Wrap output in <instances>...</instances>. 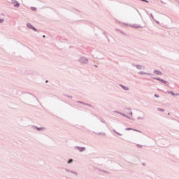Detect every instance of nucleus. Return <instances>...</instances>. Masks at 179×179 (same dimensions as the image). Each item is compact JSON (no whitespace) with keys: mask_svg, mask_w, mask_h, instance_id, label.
<instances>
[{"mask_svg":"<svg viewBox=\"0 0 179 179\" xmlns=\"http://www.w3.org/2000/svg\"><path fill=\"white\" fill-rule=\"evenodd\" d=\"M34 99L36 100V101H38V103H40V101L38 100V99H37L36 97V96H34L31 94H27L24 96L25 101H27L28 103H32Z\"/></svg>","mask_w":179,"mask_h":179,"instance_id":"1","label":"nucleus"},{"mask_svg":"<svg viewBox=\"0 0 179 179\" xmlns=\"http://www.w3.org/2000/svg\"><path fill=\"white\" fill-rule=\"evenodd\" d=\"M27 27L30 29L31 30H34V31H36L37 33H40V30L37 29L34 26H33L31 23H27Z\"/></svg>","mask_w":179,"mask_h":179,"instance_id":"2","label":"nucleus"},{"mask_svg":"<svg viewBox=\"0 0 179 179\" xmlns=\"http://www.w3.org/2000/svg\"><path fill=\"white\" fill-rule=\"evenodd\" d=\"M78 62H80V64H88L89 62V59L85 57H82L78 59Z\"/></svg>","mask_w":179,"mask_h":179,"instance_id":"3","label":"nucleus"},{"mask_svg":"<svg viewBox=\"0 0 179 179\" xmlns=\"http://www.w3.org/2000/svg\"><path fill=\"white\" fill-rule=\"evenodd\" d=\"M152 79H155V80H159V82H162V83H164V85H166L167 86H169V83L168 81H166L165 80L160 78L152 77Z\"/></svg>","mask_w":179,"mask_h":179,"instance_id":"4","label":"nucleus"},{"mask_svg":"<svg viewBox=\"0 0 179 179\" xmlns=\"http://www.w3.org/2000/svg\"><path fill=\"white\" fill-rule=\"evenodd\" d=\"M123 24H125L126 26H130V27H134V29H142V27H145V26H141V25H135V24H128L126 23H123Z\"/></svg>","mask_w":179,"mask_h":179,"instance_id":"5","label":"nucleus"},{"mask_svg":"<svg viewBox=\"0 0 179 179\" xmlns=\"http://www.w3.org/2000/svg\"><path fill=\"white\" fill-rule=\"evenodd\" d=\"M132 66H135L136 68H137V69H139V71H142V69H145V66L141 64H135L133 63Z\"/></svg>","mask_w":179,"mask_h":179,"instance_id":"6","label":"nucleus"},{"mask_svg":"<svg viewBox=\"0 0 179 179\" xmlns=\"http://www.w3.org/2000/svg\"><path fill=\"white\" fill-rule=\"evenodd\" d=\"M11 3H15V8H19L20 6V3L16 0H10Z\"/></svg>","mask_w":179,"mask_h":179,"instance_id":"7","label":"nucleus"},{"mask_svg":"<svg viewBox=\"0 0 179 179\" xmlns=\"http://www.w3.org/2000/svg\"><path fill=\"white\" fill-rule=\"evenodd\" d=\"M32 128L34 129H36V131H45V127H38L37 126H33Z\"/></svg>","mask_w":179,"mask_h":179,"instance_id":"8","label":"nucleus"},{"mask_svg":"<svg viewBox=\"0 0 179 179\" xmlns=\"http://www.w3.org/2000/svg\"><path fill=\"white\" fill-rule=\"evenodd\" d=\"M75 149H77V150H79V152H85L86 150V148L85 147L76 146Z\"/></svg>","mask_w":179,"mask_h":179,"instance_id":"9","label":"nucleus"},{"mask_svg":"<svg viewBox=\"0 0 179 179\" xmlns=\"http://www.w3.org/2000/svg\"><path fill=\"white\" fill-rule=\"evenodd\" d=\"M153 73L157 75L158 76H162L163 75V73L159 70H154Z\"/></svg>","mask_w":179,"mask_h":179,"instance_id":"10","label":"nucleus"},{"mask_svg":"<svg viewBox=\"0 0 179 179\" xmlns=\"http://www.w3.org/2000/svg\"><path fill=\"white\" fill-rule=\"evenodd\" d=\"M119 86H120V87H122V89H123V90H126V91L129 90V87H128L122 84H120Z\"/></svg>","mask_w":179,"mask_h":179,"instance_id":"11","label":"nucleus"},{"mask_svg":"<svg viewBox=\"0 0 179 179\" xmlns=\"http://www.w3.org/2000/svg\"><path fill=\"white\" fill-rule=\"evenodd\" d=\"M99 54H101V52L96 50L94 52V56L96 57V58H98L99 59H100V57H99Z\"/></svg>","mask_w":179,"mask_h":179,"instance_id":"12","label":"nucleus"},{"mask_svg":"<svg viewBox=\"0 0 179 179\" xmlns=\"http://www.w3.org/2000/svg\"><path fill=\"white\" fill-rule=\"evenodd\" d=\"M138 75H152V73H146L145 71H138Z\"/></svg>","mask_w":179,"mask_h":179,"instance_id":"13","label":"nucleus"},{"mask_svg":"<svg viewBox=\"0 0 179 179\" xmlns=\"http://www.w3.org/2000/svg\"><path fill=\"white\" fill-rule=\"evenodd\" d=\"M168 94H171V96H179V94H175L173 91H167Z\"/></svg>","mask_w":179,"mask_h":179,"instance_id":"14","label":"nucleus"},{"mask_svg":"<svg viewBox=\"0 0 179 179\" xmlns=\"http://www.w3.org/2000/svg\"><path fill=\"white\" fill-rule=\"evenodd\" d=\"M113 131L115 132V134H116L117 135H119V136H122V134L116 131L115 129H113Z\"/></svg>","mask_w":179,"mask_h":179,"instance_id":"15","label":"nucleus"},{"mask_svg":"<svg viewBox=\"0 0 179 179\" xmlns=\"http://www.w3.org/2000/svg\"><path fill=\"white\" fill-rule=\"evenodd\" d=\"M126 110H127V111H129V115L132 117V110H131V108H126Z\"/></svg>","mask_w":179,"mask_h":179,"instance_id":"16","label":"nucleus"},{"mask_svg":"<svg viewBox=\"0 0 179 179\" xmlns=\"http://www.w3.org/2000/svg\"><path fill=\"white\" fill-rule=\"evenodd\" d=\"M68 164H71V163H73V159H69L67 161Z\"/></svg>","mask_w":179,"mask_h":179,"instance_id":"17","label":"nucleus"},{"mask_svg":"<svg viewBox=\"0 0 179 179\" xmlns=\"http://www.w3.org/2000/svg\"><path fill=\"white\" fill-rule=\"evenodd\" d=\"M122 115L123 117H126V118H128L129 120H131V117H129L128 115H125V113H122Z\"/></svg>","mask_w":179,"mask_h":179,"instance_id":"18","label":"nucleus"},{"mask_svg":"<svg viewBox=\"0 0 179 179\" xmlns=\"http://www.w3.org/2000/svg\"><path fill=\"white\" fill-rule=\"evenodd\" d=\"M134 129H133V128H131V127H127L125 129V131H134Z\"/></svg>","mask_w":179,"mask_h":179,"instance_id":"19","label":"nucleus"},{"mask_svg":"<svg viewBox=\"0 0 179 179\" xmlns=\"http://www.w3.org/2000/svg\"><path fill=\"white\" fill-rule=\"evenodd\" d=\"M96 135H103V136H106V133H101V132H99V133H95Z\"/></svg>","mask_w":179,"mask_h":179,"instance_id":"20","label":"nucleus"},{"mask_svg":"<svg viewBox=\"0 0 179 179\" xmlns=\"http://www.w3.org/2000/svg\"><path fill=\"white\" fill-rule=\"evenodd\" d=\"M77 103H78L79 104H83V106H85V104H86V103H85L83 101H77Z\"/></svg>","mask_w":179,"mask_h":179,"instance_id":"21","label":"nucleus"},{"mask_svg":"<svg viewBox=\"0 0 179 179\" xmlns=\"http://www.w3.org/2000/svg\"><path fill=\"white\" fill-rule=\"evenodd\" d=\"M99 171H102L103 173H106V174H110V173L108 171L101 170V169H99Z\"/></svg>","mask_w":179,"mask_h":179,"instance_id":"22","label":"nucleus"},{"mask_svg":"<svg viewBox=\"0 0 179 179\" xmlns=\"http://www.w3.org/2000/svg\"><path fill=\"white\" fill-rule=\"evenodd\" d=\"M71 173L72 174H74L75 176H79V173H78V172H76V171H71Z\"/></svg>","mask_w":179,"mask_h":179,"instance_id":"23","label":"nucleus"},{"mask_svg":"<svg viewBox=\"0 0 179 179\" xmlns=\"http://www.w3.org/2000/svg\"><path fill=\"white\" fill-rule=\"evenodd\" d=\"M157 110H158V111H161L162 113H164V109H163V108H158Z\"/></svg>","mask_w":179,"mask_h":179,"instance_id":"24","label":"nucleus"},{"mask_svg":"<svg viewBox=\"0 0 179 179\" xmlns=\"http://www.w3.org/2000/svg\"><path fill=\"white\" fill-rule=\"evenodd\" d=\"M114 113H115L116 114H120V115H122V113L117 111V110H115Z\"/></svg>","mask_w":179,"mask_h":179,"instance_id":"25","label":"nucleus"},{"mask_svg":"<svg viewBox=\"0 0 179 179\" xmlns=\"http://www.w3.org/2000/svg\"><path fill=\"white\" fill-rule=\"evenodd\" d=\"M31 10L36 11V10H37V8H36V7H31Z\"/></svg>","mask_w":179,"mask_h":179,"instance_id":"26","label":"nucleus"},{"mask_svg":"<svg viewBox=\"0 0 179 179\" xmlns=\"http://www.w3.org/2000/svg\"><path fill=\"white\" fill-rule=\"evenodd\" d=\"M134 131H135L136 132H140L141 134H142V131H141V130L134 129Z\"/></svg>","mask_w":179,"mask_h":179,"instance_id":"27","label":"nucleus"},{"mask_svg":"<svg viewBox=\"0 0 179 179\" xmlns=\"http://www.w3.org/2000/svg\"><path fill=\"white\" fill-rule=\"evenodd\" d=\"M65 171H66L67 173H72L71 171H71L69 169H65Z\"/></svg>","mask_w":179,"mask_h":179,"instance_id":"28","label":"nucleus"},{"mask_svg":"<svg viewBox=\"0 0 179 179\" xmlns=\"http://www.w3.org/2000/svg\"><path fill=\"white\" fill-rule=\"evenodd\" d=\"M136 146H137V148H143V145L141 144H137Z\"/></svg>","mask_w":179,"mask_h":179,"instance_id":"29","label":"nucleus"},{"mask_svg":"<svg viewBox=\"0 0 179 179\" xmlns=\"http://www.w3.org/2000/svg\"><path fill=\"white\" fill-rule=\"evenodd\" d=\"M85 106H87L88 107H93V106L89 103H85Z\"/></svg>","mask_w":179,"mask_h":179,"instance_id":"30","label":"nucleus"},{"mask_svg":"<svg viewBox=\"0 0 179 179\" xmlns=\"http://www.w3.org/2000/svg\"><path fill=\"white\" fill-rule=\"evenodd\" d=\"M155 97H156L157 99H159V97H160V96H159V94H155Z\"/></svg>","mask_w":179,"mask_h":179,"instance_id":"31","label":"nucleus"},{"mask_svg":"<svg viewBox=\"0 0 179 179\" xmlns=\"http://www.w3.org/2000/svg\"><path fill=\"white\" fill-rule=\"evenodd\" d=\"M141 1H142L143 2H146V3H149V1L148 0H141Z\"/></svg>","mask_w":179,"mask_h":179,"instance_id":"32","label":"nucleus"},{"mask_svg":"<svg viewBox=\"0 0 179 179\" xmlns=\"http://www.w3.org/2000/svg\"><path fill=\"white\" fill-rule=\"evenodd\" d=\"M3 22H4L3 18L0 19V23H3Z\"/></svg>","mask_w":179,"mask_h":179,"instance_id":"33","label":"nucleus"},{"mask_svg":"<svg viewBox=\"0 0 179 179\" xmlns=\"http://www.w3.org/2000/svg\"><path fill=\"white\" fill-rule=\"evenodd\" d=\"M137 120H144V118L141 117V116H139L138 117H137Z\"/></svg>","mask_w":179,"mask_h":179,"instance_id":"34","label":"nucleus"},{"mask_svg":"<svg viewBox=\"0 0 179 179\" xmlns=\"http://www.w3.org/2000/svg\"><path fill=\"white\" fill-rule=\"evenodd\" d=\"M150 16H151L152 19H153V20H155V17H153V14H150Z\"/></svg>","mask_w":179,"mask_h":179,"instance_id":"35","label":"nucleus"},{"mask_svg":"<svg viewBox=\"0 0 179 179\" xmlns=\"http://www.w3.org/2000/svg\"><path fill=\"white\" fill-rule=\"evenodd\" d=\"M64 96H67V97H69V99H72V96H69V95H64Z\"/></svg>","mask_w":179,"mask_h":179,"instance_id":"36","label":"nucleus"},{"mask_svg":"<svg viewBox=\"0 0 179 179\" xmlns=\"http://www.w3.org/2000/svg\"><path fill=\"white\" fill-rule=\"evenodd\" d=\"M143 166H146V164L145 162L142 163Z\"/></svg>","mask_w":179,"mask_h":179,"instance_id":"37","label":"nucleus"},{"mask_svg":"<svg viewBox=\"0 0 179 179\" xmlns=\"http://www.w3.org/2000/svg\"><path fill=\"white\" fill-rule=\"evenodd\" d=\"M103 34H105V36H106V38H108V36H107V35H106V32H104V33H103Z\"/></svg>","mask_w":179,"mask_h":179,"instance_id":"38","label":"nucleus"},{"mask_svg":"<svg viewBox=\"0 0 179 179\" xmlns=\"http://www.w3.org/2000/svg\"><path fill=\"white\" fill-rule=\"evenodd\" d=\"M160 2H161L162 3L166 4V3L163 2V1H160Z\"/></svg>","mask_w":179,"mask_h":179,"instance_id":"39","label":"nucleus"},{"mask_svg":"<svg viewBox=\"0 0 179 179\" xmlns=\"http://www.w3.org/2000/svg\"><path fill=\"white\" fill-rule=\"evenodd\" d=\"M43 38H45V35H43Z\"/></svg>","mask_w":179,"mask_h":179,"instance_id":"40","label":"nucleus"},{"mask_svg":"<svg viewBox=\"0 0 179 179\" xmlns=\"http://www.w3.org/2000/svg\"><path fill=\"white\" fill-rule=\"evenodd\" d=\"M127 113H128V114H129L130 112H129V110H127Z\"/></svg>","mask_w":179,"mask_h":179,"instance_id":"41","label":"nucleus"},{"mask_svg":"<svg viewBox=\"0 0 179 179\" xmlns=\"http://www.w3.org/2000/svg\"><path fill=\"white\" fill-rule=\"evenodd\" d=\"M176 2H178V3H179V1L178 0H175Z\"/></svg>","mask_w":179,"mask_h":179,"instance_id":"42","label":"nucleus"},{"mask_svg":"<svg viewBox=\"0 0 179 179\" xmlns=\"http://www.w3.org/2000/svg\"><path fill=\"white\" fill-rule=\"evenodd\" d=\"M115 30H116V31H120V29H116Z\"/></svg>","mask_w":179,"mask_h":179,"instance_id":"43","label":"nucleus"},{"mask_svg":"<svg viewBox=\"0 0 179 179\" xmlns=\"http://www.w3.org/2000/svg\"><path fill=\"white\" fill-rule=\"evenodd\" d=\"M120 33H122V34H124V32L122 31H121Z\"/></svg>","mask_w":179,"mask_h":179,"instance_id":"44","label":"nucleus"},{"mask_svg":"<svg viewBox=\"0 0 179 179\" xmlns=\"http://www.w3.org/2000/svg\"><path fill=\"white\" fill-rule=\"evenodd\" d=\"M101 121L104 124V122H105L104 120H101Z\"/></svg>","mask_w":179,"mask_h":179,"instance_id":"45","label":"nucleus"},{"mask_svg":"<svg viewBox=\"0 0 179 179\" xmlns=\"http://www.w3.org/2000/svg\"><path fill=\"white\" fill-rule=\"evenodd\" d=\"M133 162H136V159H134Z\"/></svg>","mask_w":179,"mask_h":179,"instance_id":"46","label":"nucleus"},{"mask_svg":"<svg viewBox=\"0 0 179 179\" xmlns=\"http://www.w3.org/2000/svg\"><path fill=\"white\" fill-rule=\"evenodd\" d=\"M94 66H95L96 68H97V65H94Z\"/></svg>","mask_w":179,"mask_h":179,"instance_id":"47","label":"nucleus"},{"mask_svg":"<svg viewBox=\"0 0 179 179\" xmlns=\"http://www.w3.org/2000/svg\"><path fill=\"white\" fill-rule=\"evenodd\" d=\"M48 80H47L45 81V83H48Z\"/></svg>","mask_w":179,"mask_h":179,"instance_id":"48","label":"nucleus"},{"mask_svg":"<svg viewBox=\"0 0 179 179\" xmlns=\"http://www.w3.org/2000/svg\"><path fill=\"white\" fill-rule=\"evenodd\" d=\"M156 22V23H159V22L158 21H155Z\"/></svg>","mask_w":179,"mask_h":179,"instance_id":"49","label":"nucleus"},{"mask_svg":"<svg viewBox=\"0 0 179 179\" xmlns=\"http://www.w3.org/2000/svg\"><path fill=\"white\" fill-rule=\"evenodd\" d=\"M108 41H110V39H108Z\"/></svg>","mask_w":179,"mask_h":179,"instance_id":"50","label":"nucleus"}]
</instances>
